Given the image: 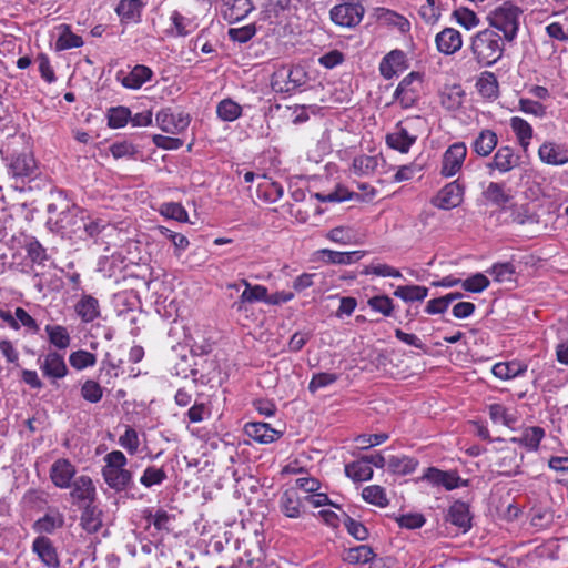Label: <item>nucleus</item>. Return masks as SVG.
<instances>
[{
	"label": "nucleus",
	"mask_w": 568,
	"mask_h": 568,
	"mask_svg": "<svg viewBox=\"0 0 568 568\" xmlns=\"http://www.w3.org/2000/svg\"><path fill=\"white\" fill-rule=\"evenodd\" d=\"M504 38L490 28L476 32L471 37L470 51L481 67L496 64L504 55Z\"/></svg>",
	"instance_id": "obj_1"
},
{
	"label": "nucleus",
	"mask_w": 568,
	"mask_h": 568,
	"mask_svg": "<svg viewBox=\"0 0 568 568\" xmlns=\"http://www.w3.org/2000/svg\"><path fill=\"white\" fill-rule=\"evenodd\" d=\"M102 477L105 484L115 491L126 490L133 480L132 473L126 469L128 458L121 450H112L104 456Z\"/></svg>",
	"instance_id": "obj_2"
},
{
	"label": "nucleus",
	"mask_w": 568,
	"mask_h": 568,
	"mask_svg": "<svg viewBox=\"0 0 568 568\" xmlns=\"http://www.w3.org/2000/svg\"><path fill=\"white\" fill-rule=\"evenodd\" d=\"M523 11L519 7L507 1L495 8L487 16L490 29L503 32V38L507 42H513L519 30V20Z\"/></svg>",
	"instance_id": "obj_3"
},
{
	"label": "nucleus",
	"mask_w": 568,
	"mask_h": 568,
	"mask_svg": "<svg viewBox=\"0 0 568 568\" xmlns=\"http://www.w3.org/2000/svg\"><path fill=\"white\" fill-rule=\"evenodd\" d=\"M365 8L363 3L341 2L329 10L331 21L342 28L354 29L363 20Z\"/></svg>",
	"instance_id": "obj_4"
},
{
	"label": "nucleus",
	"mask_w": 568,
	"mask_h": 568,
	"mask_svg": "<svg viewBox=\"0 0 568 568\" xmlns=\"http://www.w3.org/2000/svg\"><path fill=\"white\" fill-rule=\"evenodd\" d=\"M305 73L297 67H281L274 71L271 87L277 93H293L304 84Z\"/></svg>",
	"instance_id": "obj_5"
},
{
	"label": "nucleus",
	"mask_w": 568,
	"mask_h": 568,
	"mask_svg": "<svg viewBox=\"0 0 568 568\" xmlns=\"http://www.w3.org/2000/svg\"><path fill=\"white\" fill-rule=\"evenodd\" d=\"M8 173L24 183L36 180L40 175V170L32 154L21 153L10 160Z\"/></svg>",
	"instance_id": "obj_6"
},
{
	"label": "nucleus",
	"mask_w": 568,
	"mask_h": 568,
	"mask_svg": "<svg viewBox=\"0 0 568 568\" xmlns=\"http://www.w3.org/2000/svg\"><path fill=\"white\" fill-rule=\"evenodd\" d=\"M467 156V146L464 142H455L444 152L439 173L443 178H453L460 172Z\"/></svg>",
	"instance_id": "obj_7"
},
{
	"label": "nucleus",
	"mask_w": 568,
	"mask_h": 568,
	"mask_svg": "<svg viewBox=\"0 0 568 568\" xmlns=\"http://www.w3.org/2000/svg\"><path fill=\"white\" fill-rule=\"evenodd\" d=\"M37 364L42 375L51 383L64 378L69 372L64 356L57 351H49L40 355L37 359Z\"/></svg>",
	"instance_id": "obj_8"
},
{
	"label": "nucleus",
	"mask_w": 568,
	"mask_h": 568,
	"mask_svg": "<svg viewBox=\"0 0 568 568\" xmlns=\"http://www.w3.org/2000/svg\"><path fill=\"white\" fill-rule=\"evenodd\" d=\"M155 122L165 133L181 134L189 128L191 118L183 111H173L166 108L156 113Z\"/></svg>",
	"instance_id": "obj_9"
},
{
	"label": "nucleus",
	"mask_w": 568,
	"mask_h": 568,
	"mask_svg": "<svg viewBox=\"0 0 568 568\" xmlns=\"http://www.w3.org/2000/svg\"><path fill=\"white\" fill-rule=\"evenodd\" d=\"M420 87L422 77L419 73L410 72L398 83L394 92V99L400 103L402 108H412L419 98Z\"/></svg>",
	"instance_id": "obj_10"
},
{
	"label": "nucleus",
	"mask_w": 568,
	"mask_h": 568,
	"mask_svg": "<svg viewBox=\"0 0 568 568\" xmlns=\"http://www.w3.org/2000/svg\"><path fill=\"white\" fill-rule=\"evenodd\" d=\"M465 186L459 179L447 183L432 199V204L440 210H452L464 201Z\"/></svg>",
	"instance_id": "obj_11"
},
{
	"label": "nucleus",
	"mask_w": 568,
	"mask_h": 568,
	"mask_svg": "<svg viewBox=\"0 0 568 568\" xmlns=\"http://www.w3.org/2000/svg\"><path fill=\"white\" fill-rule=\"evenodd\" d=\"M539 160L551 166L568 164V144L554 140L544 141L538 149Z\"/></svg>",
	"instance_id": "obj_12"
},
{
	"label": "nucleus",
	"mask_w": 568,
	"mask_h": 568,
	"mask_svg": "<svg viewBox=\"0 0 568 568\" xmlns=\"http://www.w3.org/2000/svg\"><path fill=\"white\" fill-rule=\"evenodd\" d=\"M520 155L509 145L497 149L491 160L486 164L489 171H497L505 174L519 166Z\"/></svg>",
	"instance_id": "obj_13"
},
{
	"label": "nucleus",
	"mask_w": 568,
	"mask_h": 568,
	"mask_svg": "<svg viewBox=\"0 0 568 568\" xmlns=\"http://www.w3.org/2000/svg\"><path fill=\"white\" fill-rule=\"evenodd\" d=\"M422 479L433 486L444 487L446 490H453L467 485L466 481L459 477L457 471L442 470L436 467H428Z\"/></svg>",
	"instance_id": "obj_14"
},
{
	"label": "nucleus",
	"mask_w": 568,
	"mask_h": 568,
	"mask_svg": "<svg viewBox=\"0 0 568 568\" xmlns=\"http://www.w3.org/2000/svg\"><path fill=\"white\" fill-rule=\"evenodd\" d=\"M244 290L241 293L239 300L232 304V308L237 312H246V304L256 302H264L267 300V287L261 284H251L247 280L243 278L240 282Z\"/></svg>",
	"instance_id": "obj_15"
},
{
	"label": "nucleus",
	"mask_w": 568,
	"mask_h": 568,
	"mask_svg": "<svg viewBox=\"0 0 568 568\" xmlns=\"http://www.w3.org/2000/svg\"><path fill=\"white\" fill-rule=\"evenodd\" d=\"M416 141L417 135L410 133L403 122H398L385 136L386 145L402 154L408 153Z\"/></svg>",
	"instance_id": "obj_16"
},
{
	"label": "nucleus",
	"mask_w": 568,
	"mask_h": 568,
	"mask_svg": "<svg viewBox=\"0 0 568 568\" xmlns=\"http://www.w3.org/2000/svg\"><path fill=\"white\" fill-rule=\"evenodd\" d=\"M75 474L77 468L68 458H58L50 467V479L60 489L70 488Z\"/></svg>",
	"instance_id": "obj_17"
},
{
	"label": "nucleus",
	"mask_w": 568,
	"mask_h": 568,
	"mask_svg": "<svg viewBox=\"0 0 568 568\" xmlns=\"http://www.w3.org/2000/svg\"><path fill=\"white\" fill-rule=\"evenodd\" d=\"M153 71L143 64H136L131 71L120 70L116 72V80L126 89L138 90L151 80Z\"/></svg>",
	"instance_id": "obj_18"
},
{
	"label": "nucleus",
	"mask_w": 568,
	"mask_h": 568,
	"mask_svg": "<svg viewBox=\"0 0 568 568\" xmlns=\"http://www.w3.org/2000/svg\"><path fill=\"white\" fill-rule=\"evenodd\" d=\"M32 552L37 555L43 566L48 568H58L60 565L59 556L53 542L45 536L37 537L32 542Z\"/></svg>",
	"instance_id": "obj_19"
},
{
	"label": "nucleus",
	"mask_w": 568,
	"mask_h": 568,
	"mask_svg": "<svg viewBox=\"0 0 568 568\" xmlns=\"http://www.w3.org/2000/svg\"><path fill=\"white\" fill-rule=\"evenodd\" d=\"M80 222H82V214L77 209L63 211L55 222L57 231L62 236H78L81 239Z\"/></svg>",
	"instance_id": "obj_20"
},
{
	"label": "nucleus",
	"mask_w": 568,
	"mask_h": 568,
	"mask_svg": "<svg viewBox=\"0 0 568 568\" xmlns=\"http://www.w3.org/2000/svg\"><path fill=\"white\" fill-rule=\"evenodd\" d=\"M384 162L382 154H358L352 161L351 172L357 176L369 178L377 172L378 166Z\"/></svg>",
	"instance_id": "obj_21"
},
{
	"label": "nucleus",
	"mask_w": 568,
	"mask_h": 568,
	"mask_svg": "<svg viewBox=\"0 0 568 568\" xmlns=\"http://www.w3.org/2000/svg\"><path fill=\"white\" fill-rule=\"evenodd\" d=\"M435 43L440 53L452 55L462 49L463 38L458 30L445 28L436 34Z\"/></svg>",
	"instance_id": "obj_22"
},
{
	"label": "nucleus",
	"mask_w": 568,
	"mask_h": 568,
	"mask_svg": "<svg viewBox=\"0 0 568 568\" xmlns=\"http://www.w3.org/2000/svg\"><path fill=\"white\" fill-rule=\"evenodd\" d=\"M407 69L406 54L402 50H393L386 54L381 63L379 71L385 79L404 72Z\"/></svg>",
	"instance_id": "obj_23"
},
{
	"label": "nucleus",
	"mask_w": 568,
	"mask_h": 568,
	"mask_svg": "<svg viewBox=\"0 0 568 568\" xmlns=\"http://www.w3.org/2000/svg\"><path fill=\"white\" fill-rule=\"evenodd\" d=\"M280 511L287 518L303 517L305 510L298 494L294 489H286L278 499Z\"/></svg>",
	"instance_id": "obj_24"
},
{
	"label": "nucleus",
	"mask_w": 568,
	"mask_h": 568,
	"mask_svg": "<svg viewBox=\"0 0 568 568\" xmlns=\"http://www.w3.org/2000/svg\"><path fill=\"white\" fill-rule=\"evenodd\" d=\"M245 434L260 444H270L277 440L282 433L262 422L247 423L244 426Z\"/></svg>",
	"instance_id": "obj_25"
},
{
	"label": "nucleus",
	"mask_w": 568,
	"mask_h": 568,
	"mask_svg": "<svg viewBox=\"0 0 568 568\" xmlns=\"http://www.w3.org/2000/svg\"><path fill=\"white\" fill-rule=\"evenodd\" d=\"M74 312L82 323H92L101 316L100 303L92 295H82L74 305Z\"/></svg>",
	"instance_id": "obj_26"
},
{
	"label": "nucleus",
	"mask_w": 568,
	"mask_h": 568,
	"mask_svg": "<svg viewBox=\"0 0 568 568\" xmlns=\"http://www.w3.org/2000/svg\"><path fill=\"white\" fill-rule=\"evenodd\" d=\"M447 520L464 532L471 527V515L467 503L456 500L448 509Z\"/></svg>",
	"instance_id": "obj_27"
},
{
	"label": "nucleus",
	"mask_w": 568,
	"mask_h": 568,
	"mask_svg": "<svg viewBox=\"0 0 568 568\" xmlns=\"http://www.w3.org/2000/svg\"><path fill=\"white\" fill-rule=\"evenodd\" d=\"M528 369L526 363L521 361L498 362L493 365L491 373L501 381H509L523 376Z\"/></svg>",
	"instance_id": "obj_28"
},
{
	"label": "nucleus",
	"mask_w": 568,
	"mask_h": 568,
	"mask_svg": "<svg viewBox=\"0 0 568 568\" xmlns=\"http://www.w3.org/2000/svg\"><path fill=\"white\" fill-rule=\"evenodd\" d=\"M509 125L520 148L526 152L531 143L534 136L532 126L520 116H513L509 120Z\"/></svg>",
	"instance_id": "obj_29"
},
{
	"label": "nucleus",
	"mask_w": 568,
	"mask_h": 568,
	"mask_svg": "<svg viewBox=\"0 0 568 568\" xmlns=\"http://www.w3.org/2000/svg\"><path fill=\"white\" fill-rule=\"evenodd\" d=\"M71 496L79 501H93L95 497V487L89 476H79L74 478L71 484Z\"/></svg>",
	"instance_id": "obj_30"
},
{
	"label": "nucleus",
	"mask_w": 568,
	"mask_h": 568,
	"mask_svg": "<svg viewBox=\"0 0 568 568\" xmlns=\"http://www.w3.org/2000/svg\"><path fill=\"white\" fill-rule=\"evenodd\" d=\"M143 2L141 0H121L116 13L123 23H138L141 20Z\"/></svg>",
	"instance_id": "obj_31"
},
{
	"label": "nucleus",
	"mask_w": 568,
	"mask_h": 568,
	"mask_svg": "<svg viewBox=\"0 0 568 568\" xmlns=\"http://www.w3.org/2000/svg\"><path fill=\"white\" fill-rule=\"evenodd\" d=\"M498 136L493 130H481L475 138L471 148L473 151L483 158L488 156L497 146Z\"/></svg>",
	"instance_id": "obj_32"
},
{
	"label": "nucleus",
	"mask_w": 568,
	"mask_h": 568,
	"mask_svg": "<svg viewBox=\"0 0 568 568\" xmlns=\"http://www.w3.org/2000/svg\"><path fill=\"white\" fill-rule=\"evenodd\" d=\"M59 36L55 40V50L65 51L70 49L81 48L83 45V39L73 33L69 24H60L58 27Z\"/></svg>",
	"instance_id": "obj_33"
},
{
	"label": "nucleus",
	"mask_w": 568,
	"mask_h": 568,
	"mask_svg": "<svg viewBox=\"0 0 568 568\" xmlns=\"http://www.w3.org/2000/svg\"><path fill=\"white\" fill-rule=\"evenodd\" d=\"M545 436V430L541 427L534 426L527 427L523 430L521 435L518 437H513L510 440L520 446H524L526 449L534 452L537 450L541 439Z\"/></svg>",
	"instance_id": "obj_34"
},
{
	"label": "nucleus",
	"mask_w": 568,
	"mask_h": 568,
	"mask_svg": "<svg viewBox=\"0 0 568 568\" xmlns=\"http://www.w3.org/2000/svg\"><path fill=\"white\" fill-rule=\"evenodd\" d=\"M48 339L51 345L58 349H67L71 344V336L65 326L59 324H48L44 327Z\"/></svg>",
	"instance_id": "obj_35"
},
{
	"label": "nucleus",
	"mask_w": 568,
	"mask_h": 568,
	"mask_svg": "<svg viewBox=\"0 0 568 568\" xmlns=\"http://www.w3.org/2000/svg\"><path fill=\"white\" fill-rule=\"evenodd\" d=\"M224 16L230 22L244 19L253 10L251 0H225Z\"/></svg>",
	"instance_id": "obj_36"
},
{
	"label": "nucleus",
	"mask_w": 568,
	"mask_h": 568,
	"mask_svg": "<svg viewBox=\"0 0 568 568\" xmlns=\"http://www.w3.org/2000/svg\"><path fill=\"white\" fill-rule=\"evenodd\" d=\"M320 254L329 263L338 265H349L359 261L364 256V252H337L328 248H323Z\"/></svg>",
	"instance_id": "obj_37"
},
{
	"label": "nucleus",
	"mask_w": 568,
	"mask_h": 568,
	"mask_svg": "<svg viewBox=\"0 0 568 568\" xmlns=\"http://www.w3.org/2000/svg\"><path fill=\"white\" fill-rule=\"evenodd\" d=\"M394 296L405 303L422 302L428 296V288L422 285H400L394 291Z\"/></svg>",
	"instance_id": "obj_38"
},
{
	"label": "nucleus",
	"mask_w": 568,
	"mask_h": 568,
	"mask_svg": "<svg viewBox=\"0 0 568 568\" xmlns=\"http://www.w3.org/2000/svg\"><path fill=\"white\" fill-rule=\"evenodd\" d=\"M479 94L488 100H495L499 93V85L496 75L493 72H484L476 82Z\"/></svg>",
	"instance_id": "obj_39"
},
{
	"label": "nucleus",
	"mask_w": 568,
	"mask_h": 568,
	"mask_svg": "<svg viewBox=\"0 0 568 568\" xmlns=\"http://www.w3.org/2000/svg\"><path fill=\"white\" fill-rule=\"evenodd\" d=\"M170 20L172 22L171 34L174 37H185L197 28V23L193 19L182 16L176 10L171 13Z\"/></svg>",
	"instance_id": "obj_40"
},
{
	"label": "nucleus",
	"mask_w": 568,
	"mask_h": 568,
	"mask_svg": "<svg viewBox=\"0 0 568 568\" xmlns=\"http://www.w3.org/2000/svg\"><path fill=\"white\" fill-rule=\"evenodd\" d=\"M345 474L354 481H366L373 477V468L368 462L362 457L361 459L347 464L345 466Z\"/></svg>",
	"instance_id": "obj_41"
},
{
	"label": "nucleus",
	"mask_w": 568,
	"mask_h": 568,
	"mask_svg": "<svg viewBox=\"0 0 568 568\" xmlns=\"http://www.w3.org/2000/svg\"><path fill=\"white\" fill-rule=\"evenodd\" d=\"M64 524L63 515L55 511L45 514L33 524V530L39 534H52Z\"/></svg>",
	"instance_id": "obj_42"
},
{
	"label": "nucleus",
	"mask_w": 568,
	"mask_h": 568,
	"mask_svg": "<svg viewBox=\"0 0 568 568\" xmlns=\"http://www.w3.org/2000/svg\"><path fill=\"white\" fill-rule=\"evenodd\" d=\"M484 196L497 206H505L511 199L505 184L498 182H490L484 191Z\"/></svg>",
	"instance_id": "obj_43"
},
{
	"label": "nucleus",
	"mask_w": 568,
	"mask_h": 568,
	"mask_svg": "<svg viewBox=\"0 0 568 568\" xmlns=\"http://www.w3.org/2000/svg\"><path fill=\"white\" fill-rule=\"evenodd\" d=\"M216 114L224 122H233L242 115V106L232 99H223L216 106Z\"/></svg>",
	"instance_id": "obj_44"
},
{
	"label": "nucleus",
	"mask_w": 568,
	"mask_h": 568,
	"mask_svg": "<svg viewBox=\"0 0 568 568\" xmlns=\"http://www.w3.org/2000/svg\"><path fill=\"white\" fill-rule=\"evenodd\" d=\"M284 194L283 186L273 181H265L258 184L257 195L268 203L277 202Z\"/></svg>",
	"instance_id": "obj_45"
},
{
	"label": "nucleus",
	"mask_w": 568,
	"mask_h": 568,
	"mask_svg": "<svg viewBox=\"0 0 568 568\" xmlns=\"http://www.w3.org/2000/svg\"><path fill=\"white\" fill-rule=\"evenodd\" d=\"M488 413L490 419L495 424H500L510 427L517 422L515 414L511 413L507 407H505L501 404L489 405Z\"/></svg>",
	"instance_id": "obj_46"
},
{
	"label": "nucleus",
	"mask_w": 568,
	"mask_h": 568,
	"mask_svg": "<svg viewBox=\"0 0 568 568\" xmlns=\"http://www.w3.org/2000/svg\"><path fill=\"white\" fill-rule=\"evenodd\" d=\"M375 557L373 549L367 545H361L346 551L344 560L352 565L367 564Z\"/></svg>",
	"instance_id": "obj_47"
},
{
	"label": "nucleus",
	"mask_w": 568,
	"mask_h": 568,
	"mask_svg": "<svg viewBox=\"0 0 568 568\" xmlns=\"http://www.w3.org/2000/svg\"><path fill=\"white\" fill-rule=\"evenodd\" d=\"M364 275H375L378 277H402V273L399 270L381 262L373 261L368 265H366L362 272Z\"/></svg>",
	"instance_id": "obj_48"
},
{
	"label": "nucleus",
	"mask_w": 568,
	"mask_h": 568,
	"mask_svg": "<svg viewBox=\"0 0 568 568\" xmlns=\"http://www.w3.org/2000/svg\"><path fill=\"white\" fill-rule=\"evenodd\" d=\"M69 363L74 369L83 371L97 364V356L91 352L79 349L69 355Z\"/></svg>",
	"instance_id": "obj_49"
},
{
	"label": "nucleus",
	"mask_w": 568,
	"mask_h": 568,
	"mask_svg": "<svg viewBox=\"0 0 568 568\" xmlns=\"http://www.w3.org/2000/svg\"><path fill=\"white\" fill-rule=\"evenodd\" d=\"M518 110L537 119H544L547 115V106L545 104H542L540 101L528 98L519 99Z\"/></svg>",
	"instance_id": "obj_50"
},
{
	"label": "nucleus",
	"mask_w": 568,
	"mask_h": 568,
	"mask_svg": "<svg viewBox=\"0 0 568 568\" xmlns=\"http://www.w3.org/2000/svg\"><path fill=\"white\" fill-rule=\"evenodd\" d=\"M367 305L372 311L379 313L385 317L392 316L395 308L393 300L384 294L368 298Z\"/></svg>",
	"instance_id": "obj_51"
},
{
	"label": "nucleus",
	"mask_w": 568,
	"mask_h": 568,
	"mask_svg": "<svg viewBox=\"0 0 568 568\" xmlns=\"http://www.w3.org/2000/svg\"><path fill=\"white\" fill-rule=\"evenodd\" d=\"M490 284L489 278L483 273H475L462 280V287L469 293H483Z\"/></svg>",
	"instance_id": "obj_52"
},
{
	"label": "nucleus",
	"mask_w": 568,
	"mask_h": 568,
	"mask_svg": "<svg viewBox=\"0 0 568 568\" xmlns=\"http://www.w3.org/2000/svg\"><path fill=\"white\" fill-rule=\"evenodd\" d=\"M168 478L166 473L162 468L149 466L144 469L140 477V484L145 488L161 485Z\"/></svg>",
	"instance_id": "obj_53"
},
{
	"label": "nucleus",
	"mask_w": 568,
	"mask_h": 568,
	"mask_svg": "<svg viewBox=\"0 0 568 568\" xmlns=\"http://www.w3.org/2000/svg\"><path fill=\"white\" fill-rule=\"evenodd\" d=\"M362 497L365 501L378 507H385L388 504L385 489L378 485L365 487Z\"/></svg>",
	"instance_id": "obj_54"
},
{
	"label": "nucleus",
	"mask_w": 568,
	"mask_h": 568,
	"mask_svg": "<svg viewBox=\"0 0 568 568\" xmlns=\"http://www.w3.org/2000/svg\"><path fill=\"white\" fill-rule=\"evenodd\" d=\"M326 237L337 244H355L356 234L351 227L337 226L327 232Z\"/></svg>",
	"instance_id": "obj_55"
},
{
	"label": "nucleus",
	"mask_w": 568,
	"mask_h": 568,
	"mask_svg": "<svg viewBox=\"0 0 568 568\" xmlns=\"http://www.w3.org/2000/svg\"><path fill=\"white\" fill-rule=\"evenodd\" d=\"M160 213L178 222H189V213L181 203L169 202L163 203L160 209Z\"/></svg>",
	"instance_id": "obj_56"
},
{
	"label": "nucleus",
	"mask_w": 568,
	"mask_h": 568,
	"mask_svg": "<svg viewBox=\"0 0 568 568\" xmlns=\"http://www.w3.org/2000/svg\"><path fill=\"white\" fill-rule=\"evenodd\" d=\"M510 216L513 222L520 225L538 223L539 221L538 215L530 210L528 204L514 206Z\"/></svg>",
	"instance_id": "obj_57"
},
{
	"label": "nucleus",
	"mask_w": 568,
	"mask_h": 568,
	"mask_svg": "<svg viewBox=\"0 0 568 568\" xmlns=\"http://www.w3.org/2000/svg\"><path fill=\"white\" fill-rule=\"evenodd\" d=\"M131 111L125 106L111 108L108 114V124L112 129H120L130 121Z\"/></svg>",
	"instance_id": "obj_58"
},
{
	"label": "nucleus",
	"mask_w": 568,
	"mask_h": 568,
	"mask_svg": "<svg viewBox=\"0 0 568 568\" xmlns=\"http://www.w3.org/2000/svg\"><path fill=\"white\" fill-rule=\"evenodd\" d=\"M159 232L173 243L176 256H180L190 245V241L185 235L171 231L165 226H160Z\"/></svg>",
	"instance_id": "obj_59"
},
{
	"label": "nucleus",
	"mask_w": 568,
	"mask_h": 568,
	"mask_svg": "<svg viewBox=\"0 0 568 568\" xmlns=\"http://www.w3.org/2000/svg\"><path fill=\"white\" fill-rule=\"evenodd\" d=\"M453 16L456 22L464 27L466 30H471L479 24V18L470 9L458 8L453 12Z\"/></svg>",
	"instance_id": "obj_60"
},
{
	"label": "nucleus",
	"mask_w": 568,
	"mask_h": 568,
	"mask_svg": "<svg viewBox=\"0 0 568 568\" xmlns=\"http://www.w3.org/2000/svg\"><path fill=\"white\" fill-rule=\"evenodd\" d=\"M119 445L130 455H135L140 447L138 432L132 427H126L125 432L119 437Z\"/></svg>",
	"instance_id": "obj_61"
},
{
	"label": "nucleus",
	"mask_w": 568,
	"mask_h": 568,
	"mask_svg": "<svg viewBox=\"0 0 568 568\" xmlns=\"http://www.w3.org/2000/svg\"><path fill=\"white\" fill-rule=\"evenodd\" d=\"M487 273H489L496 282L504 283L513 281L515 268L509 262L496 263L487 271Z\"/></svg>",
	"instance_id": "obj_62"
},
{
	"label": "nucleus",
	"mask_w": 568,
	"mask_h": 568,
	"mask_svg": "<svg viewBox=\"0 0 568 568\" xmlns=\"http://www.w3.org/2000/svg\"><path fill=\"white\" fill-rule=\"evenodd\" d=\"M81 396L84 400L95 404L102 399L103 389L98 382L88 379L82 384Z\"/></svg>",
	"instance_id": "obj_63"
},
{
	"label": "nucleus",
	"mask_w": 568,
	"mask_h": 568,
	"mask_svg": "<svg viewBox=\"0 0 568 568\" xmlns=\"http://www.w3.org/2000/svg\"><path fill=\"white\" fill-rule=\"evenodd\" d=\"M338 379V375L335 373H316L312 376L308 384V390L316 393L321 388H325L334 384Z\"/></svg>",
	"instance_id": "obj_64"
}]
</instances>
